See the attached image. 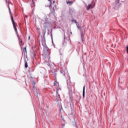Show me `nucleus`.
Listing matches in <instances>:
<instances>
[{"mask_svg": "<svg viewBox=\"0 0 128 128\" xmlns=\"http://www.w3.org/2000/svg\"><path fill=\"white\" fill-rule=\"evenodd\" d=\"M30 36H29V40H30Z\"/></svg>", "mask_w": 128, "mask_h": 128, "instance_id": "nucleus-19", "label": "nucleus"}, {"mask_svg": "<svg viewBox=\"0 0 128 128\" xmlns=\"http://www.w3.org/2000/svg\"><path fill=\"white\" fill-rule=\"evenodd\" d=\"M28 66V62L26 60H25V68H26Z\"/></svg>", "mask_w": 128, "mask_h": 128, "instance_id": "nucleus-11", "label": "nucleus"}, {"mask_svg": "<svg viewBox=\"0 0 128 128\" xmlns=\"http://www.w3.org/2000/svg\"><path fill=\"white\" fill-rule=\"evenodd\" d=\"M9 10L10 12V7H9Z\"/></svg>", "mask_w": 128, "mask_h": 128, "instance_id": "nucleus-15", "label": "nucleus"}, {"mask_svg": "<svg viewBox=\"0 0 128 128\" xmlns=\"http://www.w3.org/2000/svg\"><path fill=\"white\" fill-rule=\"evenodd\" d=\"M75 23L76 24V26H77L78 28H80V24H78V22L76 20H75Z\"/></svg>", "mask_w": 128, "mask_h": 128, "instance_id": "nucleus-9", "label": "nucleus"}, {"mask_svg": "<svg viewBox=\"0 0 128 128\" xmlns=\"http://www.w3.org/2000/svg\"><path fill=\"white\" fill-rule=\"evenodd\" d=\"M20 42H22V40H19Z\"/></svg>", "mask_w": 128, "mask_h": 128, "instance_id": "nucleus-13", "label": "nucleus"}, {"mask_svg": "<svg viewBox=\"0 0 128 128\" xmlns=\"http://www.w3.org/2000/svg\"><path fill=\"white\" fill-rule=\"evenodd\" d=\"M66 4H74V2H72V1H67Z\"/></svg>", "mask_w": 128, "mask_h": 128, "instance_id": "nucleus-6", "label": "nucleus"}, {"mask_svg": "<svg viewBox=\"0 0 128 128\" xmlns=\"http://www.w3.org/2000/svg\"><path fill=\"white\" fill-rule=\"evenodd\" d=\"M48 2H50V6H52V2H50V0H48Z\"/></svg>", "mask_w": 128, "mask_h": 128, "instance_id": "nucleus-12", "label": "nucleus"}, {"mask_svg": "<svg viewBox=\"0 0 128 128\" xmlns=\"http://www.w3.org/2000/svg\"><path fill=\"white\" fill-rule=\"evenodd\" d=\"M49 26H50V24L48 23L45 22L44 24V28H48Z\"/></svg>", "mask_w": 128, "mask_h": 128, "instance_id": "nucleus-5", "label": "nucleus"}, {"mask_svg": "<svg viewBox=\"0 0 128 128\" xmlns=\"http://www.w3.org/2000/svg\"><path fill=\"white\" fill-rule=\"evenodd\" d=\"M84 88H85V86H84L83 88V92H82V96H83L84 98Z\"/></svg>", "mask_w": 128, "mask_h": 128, "instance_id": "nucleus-8", "label": "nucleus"}, {"mask_svg": "<svg viewBox=\"0 0 128 128\" xmlns=\"http://www.w3.org/2000/svg\"><path fill=\"white\" fill-rule=\"evenodd\" d=\"M44 60L46 62H50V56H47L44 58Z\"/></svg>", "mask_w": 128, "mask_h": 128, "instance_id": "nucleus-3", "label": "nucleus"}, {"mask_svg": "<svg viewBox=\"0 0 128 128\" xmlns=\"http://www.w3.org/2000/svg\"><path fill=\"white\" fill-rule=\"evenodd\" d=\"M94 5H93L92 4H89L88 5H86V9L87 10H90V8H94Z\"/></svg>", "mask_w": 128, "mask_h": 128, "instance_id": "nucleus-2", "label": "nucleus"}, {"mask_svg": "<svg viewBox=\"0 0 128 128\" xmlns=\"http://www.w3.org/2000/svg\"><path fill=\"white\" fill-rule=\"evenodd\" d=\"M11 20L12 22L13 26L14 28V30L16 32H18V29L16 28V24H14V16L11 15Z\"/></svg>", "mask_w": 128, "mask_h": 128, "instance_id": "nucleus-1", "label": "nucleus"}, {"mask_svg": "<svg viewBox=\"0 0 128 128\" xmlns=\"http://www.w3.org/2000/svg\"><path fill=\"white\" fill-rule=\"evenodd\" d=\"M33 88H34V90H35V92H36V94H38V92H37L38 90L36 89V86H34Z\"/></svg>", "mask_w": 128, "mask_h": 128, "instance_id": "nucleus-7", "label": "nucleus"}, {"mask_svg": "<svg viewBox=\"0 0 128 128\" xmlns=\"http://www.w3.org/2000/svg\"><path fill=\"white\" fill-rule=\"evenodd\" d=\"M53 2H54V4L55 2H56V1H53Z\"/></svg>", "mask_w": 128, "mask_h": 128, "instance_id": "nucleus-14", "label": "nucleus"}, {"mask_svg": "<svg viewBox=\"0 0 128 128\" xmlns=\"http://www.w3.org/2000/svg\"><path fill=\"white\" fill-rule=\"evenodd\" d=\"M57 90H58L57 89Z\"/></svg>", "mask_w": 128, "mask_h": 128, "instance_id": "nucleus-23", "label": "nucleus"}, {"mask_svg": "<svg viewBox=\"0 0 128 128\" xmlns=\"http://www.w3.org/2000/svg\"><path fill=\"white\" fill-rule=\"evenodd\" d=\"M76 20H73V22H76Z\"/></svg>", "mask_w": 128, "mask_h": 128, "instance_id": "nucleus-16", "label": "nucleus"}, {"mask_svg": "<svg viewBox=\"0 0 128 128\" xmlns=\"http://www.w3.org/2000/svg\"><path fill=\"white\" fill-rule=\"evenodd\" d=\"M64 76H65L64 74Z\"/></svg>", "mask_w": 128, "mask_h": 128, "instance_id": "nucleus-22", "label": "nucleus"}, {"mask_svg": "<svg viewBox=\"0 0 128 128\" xmlns=\"http://www.w3.org/2000/svg\"><path fill=\"white\" fill-rule=\"evenodd\" d=\"M33 84H36V82H33Z\"/></svg>", "mask_w": 128, "mask_h": 128, "instance_id": "nucleus-17", "label": "nucleus"}, {"mask_svg": "<svg viewBox=\"0 0 128 128\" xmlns=\"http://www.w3.org/2000/svg\"><path fill=\"white\" fill-rule=\"evenodd\" d=\"M118 2H120V0H118Z\"/></svg>", "mask_w": 128, "mask_h": 128, "instance_id": "nucleus-21", "label": "nucleus"}, {"mask_svg": "<svg viewBox=\"0 0 128 128\" xmlns=\"http://www.w3.org/2000/svg\"><path fill=\"white\" fill-rule=\"evenodd\" d=\"M60 72H61L62 74V71Z\"/></svg>", "mask_w": 128, "mask_h": 128, "instance_id": "nucleus-20", "label": "nucleus"}, {"mask_svg": "<svg viewBox=\"0 0 128 128\" xmlns=\"http://www.w3.org/2000/svg\"><path fill=\"white\" fill-rule=\"evenodd\" d=\"M81 38H82V42H84V34L82 33V32H81Z\"/></svg>", "mask_w": 128, "mask_h": 128, "instance_id": "nucleus-4", "label": "nucleus"}, {"mask_svg": "<svg viewBox=\"0 0 128 128\" xmlns=\"http://www.w3.org/2000/svg\"><path fill=\"white\" fill-rule=\"evenodd\" d=\"M23 52H24V54H26V47H24V48H23Z\"/></svg>", "mask_w": 128, "mask_h": 128, "instance_id": "nucleus-10", "label": "nucleus"}, {"mask_svg": "<svg viewBox=\"0 0 128 128\" xmlns=\"http://www.w3.org/2000/svg\"><path fill=\"white\" fill-rule=\"evenodd\" d=\"M6 0V2H8V0Z\"/></svg>", "mask_w": 128, "mask_h": 128, "instance_id": "nucleus-18", "label": "nucleus"}]
</instances>
